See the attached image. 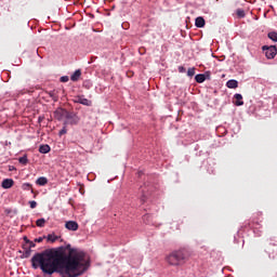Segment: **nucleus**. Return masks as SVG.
<instances>
[{"label": "nucleus", "mask_w": 277, "mask_h": 277, "mask_svg": "<svg viewBox=\"0 0 277 277\" xmlns=\"http://www.w3.org/2000/svg\"><path fill=\"white\" fill-rule=\"evenodd\" d=\"M236 14H237L238 18H245L246 17V11H243V9H238L236 11Z\"/></svg>", "instance_id": "19"}, {"label": "nucleus", "mask_w": 277, "mask_h": 277, "mask_svg": "<svg viewBox=\"0 0 277 277\" xmlns=\"http://www.w3.org/2000/svg\"><path fill=\"white\" fill-rule=\"evenodd\" d=\"M55 116L57 118V120H64V118L66 119L64 124H79V116H77V114L75 113H70L66 109H58L55 111Z\"/></svg>", "instance_id": "3"}, {"label": "nucleus", "mask_w": 277, "mask_h": 277, "mask_svg": "<svg viewBox=\"0 0 277 277\" xmlns=\"http://www.w3.org/2000/svg\"><path fill=\"white\" fill-rule=\"evenodd\" d=\"M268 38L269 40H273V42H277V32L276 31L268 32Z\"/></svg>", "instance_id": "20"}, {"label": "nucleus", "mask_w": 277, "mask_h": 277, "mask_svg": "<svg viewBox=\"0 0 277 277\" xmlns=\"http://www.w3.org/2000/svg\"><path fill=\"white\" fill-rule=\"evenodd\" d=\"M34 186L31 185V184H29V183H24L23 185H22V188L25 190V192H29V189H31V193L34 194V188H32Z\"/></svg>", "instance_id": "16"}, {"label": "nucleus", "mask_w": 277, "mask_h": 277, "mask_svg": "<svg viewBox=\"0 0 277 277\" xmlns=\"http://www.w3.org/2000/svg\"><path fill=\"white\" fill-rule=\"evenodd\" d=\"M24 241H26V243H27V241H29V239H27V237H24Z\"/></svg>", "instance_id": "30"}, {"label": "nucleus", "mask_w": 277, "mask_h": 277, "mask_svg": "<svg viewBox=\"0 0 277 277\" xmlns=\"http://www.w3.org/2000/svg\"><path fill=\"white\" fill-rule=\"evenodd\" d=\"M263 51H265V56L267 57V60H274V57H276V54H277L276 45H271V47L264 45Z\"/></svg>", "instance_id": "4"}, {"label": "nucleus", "mask_w": 277, "mask_h": 277, "mask_svg": "<svg viewBox=\"0 0 277 277\" xmlns=\"http://www.w3.org/2000/svg\"><path fill=\"white\" fill-rule=\"evenodd\" d=\"M30 209H36L38 207V202L36 201H29Z\"/></svg>", "instance_id": "25"}, {"label": "nucleus", "mask_w": 277, "mask_h": 277, "mask_svg": "<svg viewBox=\"0 0 277 277\" xmlns=\"http://www.w3.org/2000/svg\"><path fill=\"white\" fill-rule=\"evenodd\" d=\"M62 83H68V76L61 77Z\"/></svg>", "instance_id": "27"}, {"label": "nucleus", "mask_w": 277, "mask_h": 277, "mask_svg": "<svg viewBox=\"0 0 277 277\" xmlns=\"http://www.w3.org/2000/svg\"><path fill=\"white\" fill-rule=\"evenodd\" d=\"M36 224H37V226H38L39 228H44V224H47V220H44V219H38V220L36 221Z\"/></svg>", "instance_id": "17"}, {"label": "nucleus", "mask_w": 277, "mask_h": 277, "mask_svg": "<svg viewBox=\"0 0 277 277\" xmlns=\"http://www.w3.org/2000/svg\"><path fill=\"white\" fill-rule=\"evenodd\" d=\"M39 153H41L42 155H47V153H51V146H49V145H41L39 147Z\"/></svg>", "instance_id": "12"}, {"label": "nucleus", "mask_w": 277, "mask_h": 277, "mask_svg": "<svg viewBox=\"0 0 277 277\" xmlns=\"http://www.w3.org/2000/svg\"><path fill=\"white\" fill-rule=\"evenodd\" d=\"M81 78V69H77L70 77L72 81H79Z\"/></svg>", "instance_id": "13"}, {"label": "nucleus", "mask_w": 277, "mask_h": 277, "mask_svg": "<svg viewBox=\"0 0 277 277\" xmlns=\"http://www.w3.org/2000/svg\"><path fill=\"white\" fill-rule=\"evenodd\" d=\"M1 187L3 189H10V188L14 187V180H12V179L3 180L1 183Z\"/></svg>", "instance_id": "7"}, {"label": "nucleus", "mask_w": 277, "mask_h": 277, "mask_svg": "<svg viewBox=\"0 0 277 277\" xmlns=\"http://www.w3.org/2000/svg\"><path fill=\"white\" fill-rule=\"evenodd\" d=\"M47 239H48V241H50L51 243H55V241H57V239H60V237H58V236H55V234H49V235L47 236Z\"/></svg>", "instance_id": "14"}, {"label": "nucleus", "mask_w": 277, "mask_h": 277, "mask_svg": "<svg viewBox=\"0 0 277 277\" xmlns=\"http://www.w3.org/2000/svg\"><path fill=\"white\" fill-rule=\"evenodd\" d=\"M194 75H196V68L195 67L188 68L187 76L194 77Z\"/></svg>", "instance_id": "21"}, {"label": "nucleus", "mask_w": 277, "mask_h": 277, "mask_svg": "<svg viewBox=\"0 0 277 277\" xmlns=\"http://www.w3.org/2000/svg\"><path fill=\"white\" fill-rule=\"evenodd\" d=\"M203 76H205V79L207 80H211V71H206L205 74H203Z\"/></svg>", "instance_id": "24"}, {"label": "nucleus", "mask_w": 277, "mask_h": 277, "mask_svg": "<svg viewBox=\"0 0 277 277\" xmlns=\"http://www.w3.org/2000/svg\"><path fill=\"white\" fill-rule=\"evenodd\" d=\"M234 98L236 100V102H235V105L237 106V107H241V105H243V96L241 95V94H239V93H236L235 95H234Z\"/></svg>", "instance_id": "9"}, {"label": "nucleus", "mask_w": 277, "mask_h": 277, "mask_svg": "<svg viewBox=\"0 0 277 277\" xmlns=\"http://www.w3.org/2000/svg\"><path fill=\"white\" fill-rule=\"evenodd\" d=\"M177 70H179V72H186L185 67H183V66H179Z\"/></svg>", "instance_id": "29"}, {"label": "nucleus", "mask_w": 277, "mask_h": 277, "mask_svg": "<svg viewBox=\"0 0 277 277\" xmlns=\"http://www.w3.org/2000/svg\"><path fill=\"white\" fill-rule=\"evenodd\" d=\"M49 183V180L45 176L38 177L36 184L40 187H44Z\"/></svg>", "instance_id": "11"}, {"label": "nucleus", "mask_w": 277, "mask_h": 277, "mask_svg": "<svg viewBox=\"0 0 277 277\" xmlns=\"http://www.w3.org/2000/svg\"><path fill=\"white\" fill-rule=\"evenodd\" d=\"M195 81H196L197 83H205V81H207V80L205 79L203 74H199V75H196V76H195Z\"/></svg>", "instance_id": "15"}, {"label": "nucleus", "mask_w": 277, "mask_h": 277, "mask_svg": "<svg viewBox=\"0 0 277 277\" xmlns=\"http://www.w3.org/2000/svg\"><path fill=\"white\" fill-rule=\"evenodd\" d=\"M31 266L34 269L40 267L48 276H53L58 269L61 277H80L88 272L90 260L85 252L66 245L36 253Z\"/></svg>", "instance_id": "1"}, {"label": "nucleus", "mask_w": 277, "mask_h": 277, "mask_svg": "<svg viewBox=\"0 0 277 277\" xmlns=\"http://www.w3.org/2000/svg\"><path fill=\"white\" fill-rule=\"evenodd\" d=\"M226 85H227V88H229L230 90H235V89L239 88V82H238L237 80H235V79H232V80H228V81L226 82Z\"/></svg>", "instance_id": "8"}, {"label": "nucleus", "mask_w": 277, "mask_h": 277, "mask_svg": "<svg viewBox=\"0 0 277 277\" xmlns=\"http://www.w3.org/2000/svg\"><path fill=\"white\" fill-rule=\"evenodd\" d=\"M74 103H78L80 105H84L85 107H92V101L85 98V96H83V95L75 96Z\"/></svg>", "instance_id": "5"}, {"label": "nucleus", "mask_w": 277, "mask_h": 277, "mask_svg": "<svg viewBox=\"0 0 277 277\" xmlns=\"http://www.w3.org/2000/svg\"><path fill=\"white\" fill-rule=\"evenodd\" d=\"M27 243H29L28 249L31 250V248H36V243L31 240H27Z\"/></svg>", "instance_id": "26"}, {"label": "nucleus", "mask_w": 277, "mask_h": 277, "mask_svg": "<svg viewBox=\"0 0 277 277\" xmlns=\"http://www.w3.org/2000/svg\"><path fill=\"white\" fill-rule=\"evenodd\" d=\"M205 25H206L205 17L199 16L195 19L196 27L202 28V27H205Z\"/></svg>", "instance_id": "10"}, {"label": "nucleus", "mask_w": 277, "mask_h": 277, "mask_svg": "<svg viewBox=\"0 0 277 277\" xmlns=\"http://www.w3.org/2000/svg\"><path fill=\"white\" fill-rule=\"evenodd\" d=\"M25 252H24V256L25 259H29V256H31V250L29 248H24Z\"/></svg>", "instance_id": "22"}, {"label": "nucleus", "mask_w": 277, "mask_h": 277, "mask_svg": "<svg viewBox=\"0 0 277 277\" xmlns=\"http://www.w3.org/2000/svg\"><path fill=\"white\" fill-rule=\"evenodd\" d=\"M65 228H67V230H79V223L75 222V221H68L65 223Z\"/></svg>", "instance_id": "6"}, {"label": "nucleus", "mask_w": 277, "mask_h": 277, "mask_svg": "<svg viewBox=\"0 0 277 277\" xmlns=\"http://www.w3.org/2000/svg\"><path fill=\"white\" fill-rule=\"evenodd\" d=\"M188 259L189 255L185 249L175 250L166 256L167 263L173 267H181V265H185Z\"/></svg>", "instance_id": "2"}, {"label": "nucleus", "mask_w": 277, "mask_h": 277, "mask_svg": "<svg viewBox=\"0 0 277 277\" xmlns=\"http://www.w3.org/2000/svg\"><path fill=\"white\" fill-rule=\"evenodd\" d=\"M18 162L22 163V166H27V163H29V159H27V155L18 158Z\"/></svg>", "instance_id": "18"}, {"label": "nucleus", "mask_w": 277, "mask_h": 277, "mask_svg": "<svg viewBox=\"0 0 277 277\" xmlns=\"http://www.w3.org/2000/svg\"><path fill=\"white\" fill-rule=\"evenodd\" d=\"M68 133V130L66 129V127H64L60 132L58 135H66Z\"/></svg>", "instance_id": "23"}, {"label": "nucleus", "mask_w": 277, "mask_h": 277, "mask_svg": "<svg viewBox=\"0 0 277 277\" xmlns=\"http://www.w3.org/2000/svg\"><path fill=\"white\" fill-rule=\"evenodd\" d=\"M42 241H44V238H43V237H39V238H36V239H35V242H36V243H42Z\"/></svg>", "instance_id": "28"}]
</instances>
